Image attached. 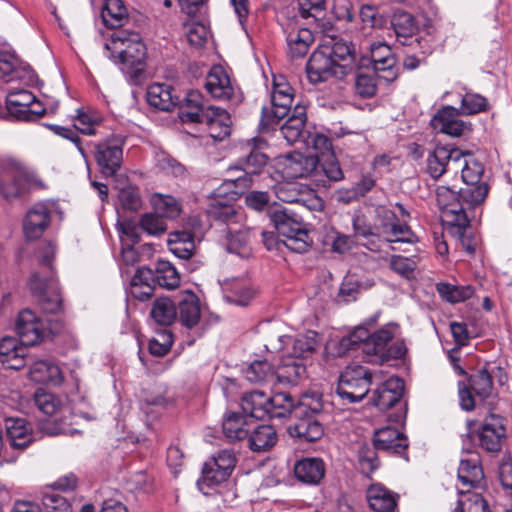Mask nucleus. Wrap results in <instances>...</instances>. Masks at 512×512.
I'll return each instance as SVG.
<instances>
[{
  "mask_svg": "<svg viewBox=\"0 0 512 512\" xmlns=\"http://www.w3.org/2000/svg\"><path fill=\"white\" fill-rule=\"evenodd\" d=\"M397 329V324L388 323L371 333L368 328L358 326L353 332L339 340L336 353L341 356L349 351L361 349L368 362L380 364L392 359H402L407 348L402 340L393 341Z\"/></svg>",
  "mask_w": 512,
  "mask_h": 512,
  "instance_id": "nucleus-1",
  "label": "nucleus"
},
{
  "mask_svg": "<svg viewBox=\"0 0 512 512\" xmlns=\"http://www.w3.org/2000/svg\"><path fill=\"white\" fill-rule=\"evenodd\" d=\"M104 49L105 56L119 66L130 85L139 86L144 83L147 49L137 33L114 32Z\"/></svg>",
  "mask_w": 512,
  "mask_h": 512,
  "instance_id": "nucleus-2",
  "label": "nucleus"
},
{
  "mask_svg": "<svg viewBox=\"0 0 512 512\" xmlns=\"http://www.w3.org/2000/svg\"><path fill=\"white\" fill-rule=\"evenodd\" d=\"M267 143L257 137L246 140L241 145V155L236 163L229 167V171H240L241 175L225 179L218 187V195H229L230 199H239L253 182L254 176H259L266 171L269 157L263 152Z\"/></svg>",
  "mask_w": 512,
  "mask_h": 512,
  "instance_id": "nucleus-3",
  "label": "nucleus"
},
{
  "mask_svg": "<svg viewBox=\"0 0 512 512\" xmlns=\"http://www.w3.org/2000/svg\"><path fill=\"white\" fill-rule=\"evenodd\" d=\"M269 218L278 236L287 249L294 253H307L313 246L307 224L303 217L294 210L282 205L269 211Z\"/></svg>",
  "mask_w": 512,
  "mask_h": 512,
  "instance_id": "nucleus-4",
  "label": "nucleus"
},
{
  "mask_svg": "<svg viewBox=\"0 0 512 512\" xmlns=\"http://www.w3.org/2000/svg\"><path fill=\"white\" fill-rule=\"evenodd\" d=\"M487 107L488 101L485 97L475 93H466L462 97L460 109L450 105L442 107L432 117L430 125L441 133L460 137L465 132L471 131V124L458 118L460 112L464 115H472L485 111Z\"/></svg>",
  "mask_w": 512,
  "mask_h": 512,
  "instance_id": "nucleus-5",
  "label": "nucleus"
},
{
  "mask_svg": "<svg viewBox=\"0 0 512 512\" xmlns=\"http://www.w3.org/2000/svg\"><path fill=\"white\" fill-rule=\"evenodd\" d=\"M323 410L322 395L304 394L295 409V423L288 428L289 434L301 443H312L324 435L320 415Z\"/></svg>",
  "mask_w": 512,
  "mask_h": 512,
  "instance_id": "nucleus-6",
  "label": "nucleus"
},
{
  "mask_svg": "<svg viewBox=\"0 0 512 512\" xmlns=\"http://www.w3.org/2000/svg\"><path fill=\"white\" fill-rule=\"evenodd\" d=\"M39 263L42 267L48 270V275L42 277L39 272H35L29 279L28 285L31 293L40 299L44 300L48 291L53 293L54 299L51 301L50 306L43 307L46 312L57 313L62 309L61 299L57 290V278L53 268V260L55 258L56 247L52 241H49L40 250Z\"/></svg>",
  "mask_w": 512,
  "mask_h": 512,
  "instance_id": "nucleus-7",
  "label": "nucleus"
},
{
  "mask_svg": "<svg viewBox=\"0 0 512 512\" xmlns=\"http://www.w3.org/2000/svg\"><path fill=\"white\" fill-rule=\"evenodd\" d=\"M294 100L293 88L282 75L273 76L271 106L261 111L260 127L262 131L272 129L290 114Z\"/></svg>",
  "mask_w": 512,
  "mask_h": 512,
  "instance_id": "nucleus-8",
  "label": "nucleus"
},
{
  "mask_svg": "<svg viewBox=\"0 0 512 512\" xmlns=\"http://www.w3.org/2000/svg\"><path fill=\"white\" fill-rule=\"evenodd\" d=\"M436 199L444 223L448 226L450 233L463 236L465 229L469 227L470 221L460 198V189L456 191L448 186H438Z\"/></svg>",
  "mask_w": 512,
  "mask_h": 512,
  "instance_id": "nucleus-9",
  "label": "nucleus"
},
{
  "mask_svg": "<svg viewBox=\"0 0 512 512\" xmlns=\"http://www.w3.org/2000/svg\"><path fill=\"white\" fill-rule=\"evenodd\" d=\"M372 373L368 368L349 366L340 374L336 395L343 404L358 403L364 399L370 389Z\"/></svg>",
  "mask_w": 512,
  "mask_h": 512,
  "instance_id": "nucleus-10",
  "label": "nucleus"
},
{
  "mask_svg": "<svg viewBox=\"0 0 512 512\" xmlns=\"http://www.w3.org/2000/svg\"><path fill=\"white\" fill-rule=\"evenodd\" d=\"M0 195L7 201L23 197L29 188L24 165L13 157L0 159Z\"/></svg>",
  "mask_w": 512,
  "mask_h": 512,
  "instance_id": "nucleus-11",
  "label": "nucleus"
},
{
  "mask_svg": "<svg viewBox=\"0 0 512 512\" xmlns=\"http://www.w3.org/2000/svg\"><path fill=\"white\" fill-rule=\"evenodd\" d=\"M125 139L112 133L94 144V159L102 176L113 177L120 170L123 162Z\"/></svg>",
  "mask_w": 512,
  "mask_h": 512,
  "instance_id": "nucleus-12",
  "label": "nucleus"
},
{
  "mask_svg": "<svg viewBox=\"0 0 512 512\" xmlns=\"http://www.w3.org/2000/svg\"><path fill=\"white\" fill-rule=\"evenodd\" d=\"M236 462L237 458L232 450L218 451L209 461L205 462L202 476L197 481L199 489L203 491L204 486L213 489L225 482L234 470Z\"/></svg>",
  "mask_w": 512,
  "mask_h": 512,
  "instance_id": "nucleus-13",
  "label": "nucleus"
},
{
  "mask_svg": "<svg viewBox=\"0 0 512 512\" xmlns=\"http://www.w3.org/2000/svg\"><path fill=\"white\" fill-rule=\"evenodd\" d=\"M506 437V429L502 423V418L495 414H490L484 419L480 429L473 435L467 433L462 436L463 444L466 441H477V447L483 451L496 455L502 448V443Z\"/></svg>",
  "mask_w": 512,
  "mask_h": 512,
  "instance_id": "nucleus-14",
  "label": "nucleus"
},
{
  "mask_svg": "<svg viewBox=\"0 0 512 512\" xmlns=\"http://www.w3.org/2000/svg\"><path fill=\"white\" fill-rule=\"evenodd\" d=\"M347 64L335 63L328 55L327 49L315 50L306 63V74L311 84L326 82L331 78L343 79Z\"/></svg>",
  "mask_w": 512,
  "mask_h": 512,
  "instance_id": "nucleus-15",
  "label": "nucleus"
},
{
  "mask_svg": "<svg viewBox=\"0 0 512 512\" xmlns=\"http://www.w3.org/2000/svg\"><path fill=\"white\" fill-rule=\"evenodd\" d=\"M492 390L493 381L491 374L485 367L477 370L474 374L470 375L468 386L465 384L459 385L460 407L465 411H472L475 408L473 393L480 400H485L492 394Z\"/></svg>",
  "mask_w": 512,
  "mask_h": 512,
  "instance_id": "nucleus-16",
  "label": "nucleus"
},
{
  "mask_svg": "<svg viewBox=\"0 0 512 512\" xmlns=\"http://www.w3.org/2000/svg\"><path fill=\"white\" fill-rule=\"evenodd\" d=\"M466 155H470L468 151H462L454 146H436L427 156L426 171L437 180L448 171L450 165H453L457 172L461 166L460 161Z\"/></svg>",
  "mask_w": 512,
  "mask_h": 512,
  "instance_id": "nucleus-17",
  "label": "nucleus"
},
{
  "mask_svg": "<svg viewBox=\"0 0 512 512\" xmlns=\"http://www.w3.org/2000/svg\"><path fill=\"white\" fill-rule=\"evenodd\" d=\"M370 57L380 80L392 83L398 78L397 61L389 45L384 42L371 43Z\"/></svg>",
  "mask_w": 512,
  "mask_h": 512,
  "instance_id": "nucleus-18",
  "label": "nucleus"
},
{
  "mask_svg": "<svg viewBox=\"0 0 512 512\" xmlns=\"http://www.w3.org/2000/svg\"><path fill=\"white\" fill-rule=\"evenodd\" d=\"M373 445L380 451L390 455H397L409 460L407 449L408 438L398 429L390 426L382 427L374 431L372 437Z\"/></svg>",
  "mask_w": 512,
  "mask_h": 512,
  "instance_id": "nucleus-19",
  "label": "nucleus"
},
{
  "mask_svg": "<svg viewBox=\"0 0 512 512\" xmlns=\"http://www.w3.org/2000/svg\"><path fill=\"white\" fill-rule=\"evenodd\" d=\"M463 451L471 454L470 458H462L457 471L459 481L458 493L469 492L482 487L484 472L478 454H474L470 448L463 447Z\"/></svg>",
  "mask_w": 512,
  "mask_h": 512,
  "instance_id": "nucleus-20",
  "label": "nucleus"
},
{
  "mask_svg": "<svg viewBox=\"0 0 512 512\" xmlns=\"http://www.w3.org/2000/svg\"><path fill=\"white\" fill-rule=\"evenodd\" d=\"M381 230L385 240L391 244H415L418 242V237L411 227L406 221L401 222L398 215L392 210L383 211Z\"/></svg>",
  "mask_w": 512,
  "mask_h": 512,
  "instance_id": "nucleus-21",
  "label": "nucleus"
},
{
  "mask_svg": "<svg viewBox=\"0 0 512 512\" xmlns=\"http://www.w3.org/2000/svg\"><path fill=\"white\" fill-rule=\"evenodd\" d=\"M15 330L22 344L34 346L43 340L46 327L33 311L24 309L17 316Z\"/></svg>",
  "mask_w": 512,
  "mask_h": 512,
  "instance_id": "nucleus-22",
  "label": "nucleus"
},
{
  "mask_svg": "<svg viewBox=\"0 0 512 512\" xmlns=\"http://www.w3.org/2000/svg\"><path fill=\"white\" fill-rule=\"evenodd\" d=\"M28 347L30 346L21 343L19 337H3L0 340V362L8 369L23 368L32 361V357L27 352Z\"/></svg>",
  "mask_w": 512,
  "mask_h": 512,
  "instance_id": "nucleus-23",
  "label": "nucleus"
},
{
  "mask_svg": "<svg viewBox=\"0 0 512 512\" xmlns=\"http://www.w3.org/2000/svg\"><path fill=\"white\" fill-rule=\"evenodd\" d=\"M404 381L392 376L381 383L374 391L373 404L381 411H386L401 402L404 393Z\"/></svg>",
  "mask_w": 512,
  "mask_h": 512,
  "instance_id": "nucleus-24",
  "label": "nucleus"
},
{
  "mask_svg": "<svg viewBox=\"0 0 512 512\" xmlns=\"http://www.w3.org/2000/svg\"><path fill=\"white\" fill-rule=\"evenodd\" d=\"M391 28L394 31L398 43L404 46H410L417 42V33L419 30L418 22L414 15L401 9L393 12L390 20Z\"/></svg>",
  "mask_w": 512,
  "mask_h": 512,
  "instance_id": "nucleus-25",
  "label": "nucleus"
},
{
  "mask_svg": "<svg viewBox=\"0 0 512 512\" xmlns=\"http://www.w3.org/2000/svg\"><path fill=\"white\" fill-rule=\"evenodd\" d=\"M205 88L217 100L227 101L234 95L231 78L221 65L211 67L205 79Z\"/></svg>",
  "mask_w": 512,
  "mask_h": 512,
  "instance_id": "nucleus-26",
  "label": "nucleus"
},
{
  "mask_svg": "<svg viewBox=\"0 0 512 512\" xmlns=\"http://www.w3.org/2000/svg\"><path fill=\"white\" fill-rule=\"evenodd\" d=\"M51 223V213L44 203H37L26 214L23 230L29 240L40 238Z\"/></svg>",
  "mask_w": 512,
  "mask_h": 512,
  "instance_id": "nucleus-27",
  "label": "nucleus"
},
{
  "mask_svg": "<svg viewBox=\"0 0 512 512\" xmlns=\"http://www.w3.org/2000/svg\"><path fill=\"white\" fill-rule=\"evenodd\" d=\"M177 319L182 326L192 329L199 324L201 319V305L198 296L191 290L181 293L176 304Z\"/></svg>",
  "mask_w": 512,
  "mask_h": 512,
  "instance_id": "nucleus-28",
  "label": "nucleus"
},
{
  "mask_svg": "<svg viewBox=\"0 0 512 512\" xmlns=\"http://www.w3.org/2000/svg\"><path fill=\"white\" fill-rule=\"evenodd\" d=\"M294 475L306 485H318L325 476L326 465L319 457H302L294 464Z\"/></svg>",
  "mask_w": 512,
  "mask_h": 512,
  "instance_id": "nucleus-29",
  "label": "nucleus"
},
{
  "mask_svg": "<svg viewBox=\"0 0 512 512\" xmlns=\"http://www.w3.org/2000/svg\"><path fill=\"white\" fill-rule=\"evenodd\" d=\"M223 298L227 303L248 306L256 295L255 288L245 280L231 279L221 283Z\"/></svg>",
  "mask_w": 512,
  "mask_h": 512,
  "instance_id": "nucleus-30",
  "label": "nucleus"
},
{
  "mask_svg": "<svg viewBox=\"0 0 512 512\" xmlns=\"http://www.w3.org/2000/svg\"><path fill=\"white\" fill-rule=\"evenodd\" d=\"M238 199H230L229 195H218L217 188L213 191V200L207 208L208 218L214 222L226 224L236 223L237 210L234 202Z\"/></svg>",
  "mask_w": 512,
  "mask_h": 512,
  "instance_id": "nucleus-31",
  "label": "nucleus"
},
{
  "mask_svg": "<svg viewBox=\"0 0 512 512\" xmlns=\"http://www.w3.org/2000/svg\"><path fill=\"white\" fill-rule=\"evenodd\" d=\"M200 123L207 126L209 136L217 141L224 140L231 133L230 115L219 107L210 106Z\"/></svg>",
  "mask_w": 512,
  "mask_h": 512,
  "instance_id": "nucleus-32",
  "label": "nucleus"
},
{
  "mask_svg": "<svg viewBox=\"0 0 512 512\" xmlns=\"http://www.w3.org/2000/svg\"><path fill=\"white\" fill-rule=\"evenodd\" d=\"M317 336L318 334L315 331H309L295 337L282 335L279 336V341L282 344L281 348L291 346V351H288L286 355L295 356L304 361L315 351L318 345Z\"/></svg>",
  "mask_w": 512,
  "mask_h": 512,
  "instance_id": "nucleus-33",
  "label": "nucleus"
},
{
  "mask_svg": "<svg viewBox=\"0 0 512 512\" xmlns=\"http://www.w3.org/2000/svg\"><path fill=\"white\" fill-rule=\"evenodd\" d=\"M28 377L35 383L53 386H60L64 380L60 367L49 360L32 361Z\"/></svg>",
  "mask_w": 512,
  "mask_h": 512,
  "instance_id": "nucleus-34",
  "label": "nucleus"
},
{
  "mask_svg": "<svg viewBox=\"0 0 512 512\" xmlns=\"http://www.w3.org/2000/svg\"><path fill=\"white\" fill-rule=\"evenodd\" d=\"M306 364L295 356L283 355L275 368L276 379L280 383L297 385L306 377Z\"/></svg>",
  "mask_w": 512,
  "mask_h": 512,
  "instance_id": "nucleus-35",
  "label": "nucleus"
},
{
  "mask_svg": "<svg viewBox=\"0 0 512 512\" xmlns=\"http://www.w3.org/2000/svg\"><path fill=\"white\" fill-rule=\"evenodd\" d=\"M369 507L375 512H393L397 507L399 495L382 484L369 486L366 492Z\"/></svg>",
  "mask_w": 512,
  "mask_h": 512,
  "instance_id": "nucleus-36",
  "label": "nucleus"
},
{
  "mask_svg": "<svg viewBox=\"0 0 512 512\" xmlns=\"http://www.w3.org/2000/svg\"><path fill=\"white\" fill-rule=\"evenodd\" d=\"M285 123L280 127V133L288 144L298 142L304 133L307 121L306 106L297 103Z\"/></svg>",
  "mask_w": 512,
  "mask_h": 512,
  "instance_id": "nucleus-37",
  "label": "nucleus"
},
{
  "mask_svg": "<svg viewBox=\"0 0 512 512\" xmlns=\"http://www.w3.org/2000/svg\"><path fill=\"white\" fill-rule=\"evenodd\" d=\"M173 90L169 84L153 83L147 88V103L155 109L171 111L179 103V98L173 95Z\"/></svg>",
  "mask_w": 512,
  "mask_h": 512,
  "instance_id": "nucleus-38",
  "label": "nucleus"
},
{
  "mask_svg": "<svg viewBox=\"0 0 512 512\" xmlns=\"http://www.w3.org/2000/svg\"><path fill=\"white\" fill-rule=\"evenodd\" d=\"M7 438L12 448L24 449L32 442L31 425L24 418L9 417L5 419Z\"/></svg>",
  "mask_w": 512,
  "mask_h": 512,
  "instance_id": "nucleus-39",
  "label": "nucleus"
},
{
  "mask_svg": "<svg viewBox=\"0 0 512 512\" xmlns=\"http://www.w3.org/2000/svg\"><path fill=\"white\" fill-rule=\"evenodd\" d=\"M36 96L25 89H10L6 95L5 105L11 120L21 121L26 110L35 103Z\"/></svg>",
  "mask_w": 512,
  "mask_h": 512,
  "instance_id": "nucleus-40",
  "label": "nucleus"
},
{
  "mask_svg": "<svg viewBox=\"0 0 512 512\" xmlns=\"http://www.w3.org/2000/svg\"><path fill=\"white\" fill-rule=\"evenodd\" d=\"M287 54L292 59L303 58L307 55L314 42V36L308 28H296L287 33Z\"/></svg>",
  "mask_w": 512,
  "mask_h": 512,
  "instance_id": "nucleus-41",
  "label": "nucleus"
},
{
  "mask_svg": "<svg viewBox=\"0 0 512 512\" xmlns=\"http://www.w3.org/2000/svg\"><path fill=\"white\" fill-rule=\"evenodd\" d=\"M240 405L243 413L250 418L261 420L269 414L268 395L259 390L245 393Z\"/></svg>",
  "mask_w": 512,
  "mask_h": 512,
  "instance_id": "nucleus-42",
  "label": "nucleus"
},
{
  "mask_svg": "<svg viewBox=\"0 0 512 512\" xmlns=\"http://www.w3.org/2000/svg\"><path fill=\"white\" fill-rule=\"evenodd\" d=\"M317 169V159L303 154L290 155L284 163V173L288 178H306Z\"/></svg>",
  "mask_w": 512,
  "mask_h": 512,
  "instance_id": "nucleus-43",
  "label": "nucleus"
},
{
  "mask_svg": "<svg viewBox=\"0 0 512 512\" xmlns=\"http://www.w3.org/2000/svg\"><path fill=\"white\" fill-rule=\"evenodd\" d=\"M203 101V96L198 90L189 91L181 107L180 117L183 122L198 123L201 122L208 108Z\"/></svg>",
  "mask_w": 512,
  "mask_h": 512,
  "instance_id": "nucleus-44",
  "label": "nucleus"
},
{
  "mask_svg": "<svg viewBox=\"0 0 512 512\" xmlns=\"http://www.w3.org/2000/svg\"><path fill=\"white\" fill-rule=\"evenodd\" d=\"M100 16L105 27L117 29L128 21V10L123 0H105L101 6Z\"/></svg>",
  "mask_w": 512,
  "mask_h": 512,
  "instance_id": "nucleus-45",
  "label": "nucleus"
},
{
  "mask_svg": "<svg viewBox=\"0 0 512 512\" xmlns=\"http://www.w3.org/2000/svg\"><path fill=\"white\" fill-rule=\"evenodd\" d=\"M247 416L237 412H228L224 415L222 429L226 438L230 441L246 439L251 430Z\"/></svg>",
  "mask_w": 512,
  "mask_h": 512,
  "instance_id": "nucleus-46",
  "label": "nucleus"
},
{
  "mask_svg": "<svg viewBox=\"0 0 512 512\" xmlns=\"http://www.w3.org/2000/svg\"><path fill=\"white\" fill-rule=\"evenodd\" d=\"M327 49L328 55L335 63L347 64L348 69L345 71V76L350 74L356 64V47L352 41L339 39L334 41L331 47H323Z\"/></svg>",
  "mask_w": 512,
  "mask_h": 512,
  "instance_id": "nucleus-47",
  "label": "nucleus"
},
{
  "mask_svg": "<svg viewBox=\"0 0 512 512\" xmlns=\"http://www.w3.org/2000/svg\"><path fill=\"white\" fill-rule=\"evenodd\" d=\"M277 440V432L271 425L259 424L248 435L249 448L254 452L270 450Z\"/></svg>",
  "mask_w": 512,
  "mask_h": 512,
  "instance_id": "nucleus-48",
  "label": "nucleus"
},
{
  "mask_svg": "<svg viewBox=\"0 0 512 512\" xmlns=\"http://www.w3.org/2000/svg\"><path fill=\"white\" fill-rule=\"evenodd\" d=\"M150 316L157 325L168 327L177 320L176 303L169 297H157L152 304Z\"/></svg>",
  "mask_w": 512,
  "mask_h": 512,
  "instance_id": "nucleus-49",
  "label": "nucleus"
},
{
  "mask_svg": "<svg viewBox=\"0 0 512 512\" xmlns=\"http://www.w3.org/2000/svg\"><path fill=\"white\" fill-rule=\"evenodd\" d=\"M298 405L295 399L287 392H278L268 396V416L270 418H284L288 415L295 416V409Z\"/></svg>",
  "mask_w": 512,
  "mask_h": 512,
  "instance_id": "nucleus-50",
  "label": "nucleus"
},
{
  "mask_svg": "<svg viewBox=\"0 0 512 512\" xmlns=\"http://www.w3.org/2000/svg\"><path fill=\"white\" fill-rule=\"evenodd\" d=\"M436 291L443 301L456 304L471 298L475 289L472 285H454L449 282H439L436 284Z\"/></svg>",
  "mask_w": 512,
  "mask_h": 512,
  "instance_id": "nucleus-51",
  "label": "nucleus"
},
{
  "mask_svg": "<svg viewBox=\"0 0 512 512\" xmlns=\"http://www.w3.org/2000/svg\"><path fill=\"white\" fill-rule=\"evenodd\" d=\"M140 277L146 280L152 279V269L145 266L138 268L130 281L129 288L126 290V293L127 296H130L134 299L139 301H146L153 295L155 286L150 284H137V281Z\"/></svg>",
  "mask_w": 512,
  "mask_h": 512,
  "instance_id": "nucleus-52",
  "label": "nucleus"
},
{
  "mask_svg": "<svg viewBox=\"0 0 512 512\" xmlns=\"http://www.w3.org/2000/svg\"><path fill=\"white\" fill-rule=\"evenodd\" d=\"M488 191V184L484 181L465 183V187L460 188V198L465 210L483 203L488 195Z\"/></svg>",
  "mask_w": 512,
  "mask_h": 512,
  "instance_id": "nucleus-53",
  "label": "nucleus"
},
{
  "mask_svg": "<svg viewBox=\"0 0 512 512\" xmlns=\"http://www.w3.org/2000/svg\"><path fill=\"white\" fill-rule=\"evenodd\" d=\"M169 249L178 258L189 261L193 256L195 244L193 236L188 232H176L169 239Z\"/></svg>",
  "mask_w": 512,
  "mask_h": 512,
  "instance_id": "nucleus-54",
  "label": "nucleus"
},
{
  "mask_svg": "<svg viewBox=\"0 0 512 512\" xmlns=\"http://www.w3.org/2000/svg\"><path fill=\"white\" fill-rule=\"evenodd\" d=\"M155 282L162 288L174 289L180 283L176 268L167 260H158L154 269Z\"/></svg>",
  "mask_w": 512,
  "mask_h": 512,
  "instance_id": "nucleus-55",
  "label": "nucleus"
},
{
  "mask_svg": "<svg viewBox=\"0 0 512 512\" xmlns=\"http://www.w3.org/2000/svg\"><path fill=\"white\" fill-rule=\"evenodd\" d=\"M251 383L270 382L276 379L275 367L267 360H255L244 371Z\"/></svg>",
  "mask_w": 512,
  "mask_h": 512,
  "instance_id": "nucleus-56",
  "label": "nucleus"
},
{
  "mask_svg": "<svg viewBox=\"0 0 512 512\" xmlns=\"http://www.w3.org/2000/svg\"><path fill=\"white\" fill-rule=\"evenodd\" d=\"M378 452L380 451L373 445V442L371 444L363 443L359 447L357 453L358 463L364 475L369 476L380 467Z\"/></svg>",
  "mask_w": 512,
  "mask_h": 512,
  "instance_id": "nucleus-57",
  "label": "nucleus"
},
{
  "mask_svg": "<svg viewBox=\"0 0 512 512\" xmlns=\"http://www.w3.org/2000/svg\"><path fill=\"white\" fill-rule=\"evenodd\" d=\"M182 30L187 42L192 47H203L207 41L208 28L202 22L194 20L193 17H189L183 23Z\"/></svg>",
  "mask_w": 512,
  "mask_h": 512,
  "instance_id": "nucleus-58",
  "label": "nucleus"
},
{
  "mask_svg": "<svg viewBox=\"0 0 512 512\" xmlns=\"http://www.w3.org/2000/svg\"><path fill=\"white\" fill-rule=\"evenodd\" d=\"M102 122L101 115L94 110L77 109V115L74 119V127L86 135L96 133V126Z\"/></svg>",
  "mask_w": 512,
  "mask_h": 512,
  "instance_id": "nucleus-59",
  "label": "nucleus"
},
{
  "mask_svg": "<svg viewBox=\"0 0 512 512\" xmlns=\"http://www.w3.org/2000/svg\"><path fill=\"white\" fill-rule=\"evenodd\" d=\"M461 498L458 500L456 511L458 512H489L487 501L481 493L474 490L459 493Z\"/></svg>",
  "mask_w": 512,
  "mask_h": 512,
  "instance_id": "nucleus-60",
  "label": "nucleus"
},
{
  "mask_svg": "<svg viewBox=\"0 0 512 512\" xmlns=\"http://www.w3.org/2000/svg\"><path fill=\"white\" fill-rule=\"evenodd\" d=\"M317 159V169L314 170L316 174H323L327 182H337L344 178L343 171L334 154H329L326 157Z\"/></svg>",
  "mask_w": 512,
  "mask_h": 512,
  "instance_id": "nucleus-61",
  "label": "nucleus"
},
{
  "mask_svg": "<svg viewBox=\"0 0 512 512\" xmlns=\"http://www.w3.org/2000/svg\"><path fill=\"white\" fill-rule=\"evenodd\" d=\"M41 500L45 512H72L69 500L56 489L43 492Z\"/></svg>",
  "mask_w": 512,
  "mask_h": 512,
  "instance_id": "nucleus-62",
  "label": "nucleus"
},
{
  "mask_svg": "<svg viewBox=\"0 0 512 512\" xmlns=\"http://www.w3.org/2000/svg\"><path fill=\"white\" fill-rule=\"evenodd\" d=\"M34 403L43 414L48 416L56 414L62 408V401L60 398L42 388H38L35 391Z\"/></svg>",
  "mask_w": 512,
  "mask_h": 512,
  "instance_id": "nucleus-63",
  "label": "nucleus"
},
{
  "mask_svg": "<svg viewBox=\"0 0 512 512\" xmlns=\"http://www.w3.org/2000/svg\"><path fill=\"white\" fill-rule=\"evenodd\" d=\"M298 12L301 18L313 22L324 19L326 15L325 0H297Z\"/></svg>",
  "mask_w": 512,
  "mask_h": 512,
  "instance_id": "nucleus-64",
  "label": "nucleus"
}]
</instances>
